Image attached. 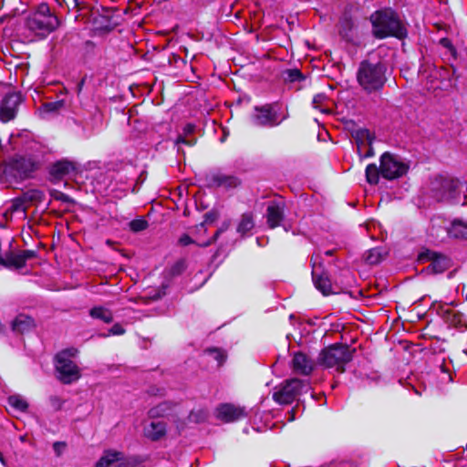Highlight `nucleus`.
Wrapping results in <instances>:
<instances>
[{
	"label": "nucleus",
	"instance_id": "1",
	"mask_svg": "<svg viewBox=\"0 0 467 467\" xmlns=\"http://www.w3.org/2000/svg\"><path fill=\"white\" fill-rule=\"evenodd\" d=\"M387 67L380 61L364 60L359 64L357 80L367 93H376L384 87L387 77Z\"/></svg>",
	"mask_w": 467,
	"mask_h": 467
},
{
	"label": "nucleus",
	"instance_id": "2",
	"mask_svg": "<svg viewBox=\"0 0 467 467\" xmlns=\"http://www.w3.org/2000/svg\"><path fill=\"white\" fill-rule=\"evenodd\" d=\"M373 34L378 38L395 36L403 38L407 30L395 12L390 9L377 11L370 16Z\"/></svg>",
	"mask_w": 467,
	"mask_h": 467
},
{
	"label": "nucleus",
	"instance_id": "3",
	"mask_svg": "<svg viewBox=\"0 0 467 467\" xmlns=\"http://www.w3.org/2000/svg\"><path fill=\"white\" fill-rule=\"evenodd\" d=\"M58 18L50 12L47 4L38 5L36 12L28 16L26 21V28L36 36L45 37L57 28Z\"/></svg>",
	"mask_w": 467,
	"mask_h": 467
},
{
	"label": "nucleus",
	"instance_id": "4",
	"mask_svg": "<svg viewBox=\"0 0 467 467\" xmlns=\"http://www.w3.org/2000/svg\"><path fill=\"white\" fill-rule=\"evenodd\" d=\"M354 351L355 349H350L346 345H331L320 352L318 361L326 368H333L342 373L345 366L352 360Z\"/></svg>",
	"mask_w": 467,
	"mask_h": 467
},
{
	"label": "nucleus",
	"instance_id": "5",
	"mask_svg": "<svg viewBox=\"0 0 467 467\" xmlns=\"http://www.w3.org/2000/svg\"><path fill=\"white\" fill-rule=\"evenodd\" d=\"M76 348H69L59 352L56 356V370L58 379L64 384H70L80 378L78 367L71 360L77 354Z\"/></svg>",
	"mask_w": 467,
	"mask_h": 467
},
{
	"label": "nucleus",
	"instance_id": "6",
	"mask_svg": "<svg viewBox=\"0 0 467 467\" xmlns=\"http://www.w3.org/2000/svg\"><path fill=\"white\" fill-rule=\"evenodd\" d=\"M465 182L448 177H437L431 182V192L437 201H450L455 199L458 194L464 192Z\"/></svg>",
	"mask_w": 467,
	"mask_h": 467
},
{
	"label": "nucleus",
	"instance_id": "7",
	"mask_svg": "<svg viewBox=\"0 0 467 467\" xmlns=\"http://www.w3.org/2000/svg\"><path fill=\"white\" fill-rule=\"evenodd\" d=\"M36 167L31 158L16 156L5 163L4 173L6 178L17 182L28 178Z\"/></svg>",
	"mask_w": 467,
	"mask_h": 467
},
{
	"label": "nucleus",
	"instance_id": "8",
	"mask_svg": "<svg viewBox=\"0 0 467 467\" xmlns=\"http://www.w3.org/2000/svg\"><path fill=\"white\" fill-rule=\"evenodd\" d=\"M409 170V163L401 157L389 152H385L380 157V173L388 180H393L403 176Z\"/></svg>",
	"mask_w": 467,
	"mask_h": 467
},
{
	"label": "nucleus",
	"instance_id": "9",
	"mask_svg": "<svg viewBox=\"0 0 467 467\" xmlns=\"http://www.w3.org/2000/svg\"><path fill=\"white\" fill-rule=\"evenodd\" d=\"M319 255L314 254L311 257L312 262V278L314 285L324 296H328L332 293V285L327 274L323 273L321 265L319 263Z\"/></svg>",
	"mask_w": 467,
	"mask_h": 467
},
{
	"label": "nucleus",
	"instance_id": "10",
	"mask_svg": "<svg viewBox=\"0 0 467 467\" xmlns=\"http://www.w3.org/2000/svg\"><path fill=\"white\" fill-rule=\"evenodd\" d=\"M282 119H279L276 112L271 105L263 107H256L254 114L252 116V122L256 126H276L280 124Z\"/></svg>",
	"mask_w": 467,
	"mask_h": 467
},
{
	"label": "nucleus",
	"instance_id": "11",
	"mask_svg": "<svg viewBox=\"0 0 467 467\" xmlns=\"http://www.w3.org/2000/svg\"><path fill=\"white\" fill-rule=\"evenodd\" d=\"M21 102L20 95L16 93H10L6 95L1 103L0 107V119L3 122L12 120L16 116L17 108Z\"/></svg>",
	"mask_w": 467,
	"mask_h": 467
},
{
	"label": "nucleus",
	"instance_id": "12",
	"mask_svg": "<svg viewBox=\"0 0 467 467\" xmlns=\"http://www.w3.org/2000/svg\"><path fill=\"white\" fill-rule=\"evenodd\" d=\"M216 416L225 422L239 420L247 416L244 408L231 403L221 404L216 409Z\"/></svg>",
	"mask_w": 467,
	"mask_h": 467
},
{
	"label": "nucleus",
	"instance_id": "13",
	"mask_svg": "<svg viewBox=\"0 0 467 467\" xmlns=\"http://www.w3.org/2000/svg\"><path fill=\"white\" fill-rule=\"evenodd\" d=\"M425 255L431 262L426 268L428 273L435 275L441 274L451 266L450 259L444 255L430 251H428Z\"/></svg>",
	"mask_w": 467,
	"mask_h": 467
},
{
	"label": "nucleus",
	"instance_id": "14",
	"mask_svg": "<svg viewBox=\"0 0 467 467\" xmlns=\"http://www.w3.org/2000/svg\"><path fill=\"white\" fill-rule=\"evenodd\" d=\"M338 34L348 43H355L357 40L358 33L354 22L347 14L338 22Z\"/></svg>",
	"mask_w": 467,
	"mask_h": 467
},
{
	"label": "nucleus",
	"instance_id": "15",
	"mask_svg": "<svg viewBox=\"0 0 467 467\" xmlns=\"http://www.w3.org/2000/svg\"><path fill=\"white\" fill-rule=\"evenodd\" d=\"M166 423L161 420H152L143 428L144 436L152 441H160L166 435Z\"/></svg>",
	"mask_w": 467,
	"mask_h": 467
},
{
	"label": "nucleus",
	"instance_id": "16",
	"mask_svg": "<svg viewBox=\"0 0 467 467\" xmlns=\"http://www.w3.org/2000/svg\"><path fill=\"white\" fill-rule=\"evenodd\" d=\"M315 367V362L305 353H294V373L309 375Z\"/></svg>",
	"mask_w": 467,
	"mask_h": 467
},
{
	"label": "nucleus",
	"instance_id": "17",
	"mask_svg": "<svg viewBox=\"0 0 467 467\" xmlns=\"http://www.w3.org/2000/svg\"><path fill=\"white\" fill-rule=\"evenodd\" d=\"M284 217V204L282 202H271L266 209V219L269 227L275 228Z\"/></svg>",
	"mask_w": 467,
	"mask_h": 467
},
{
	"label": "nucleus",
	"instance_id": "18",
	"mask_svg": "<svg viewBox=\"0 0 467 467\" xmlns=\"http://www.w3.org/2000/svg\"><path fill=\"white\" fill-rule=\"evenodd\" d=\"M35 327V322L30 317L19 314L11 324L14 332L24 334L29 332Z\"/></svg>",
	"mask_w": 467,
	"mask_h": 467
},
{
	"label": "nucleus",
	"instance_id": "19",
	"mask_svg": "<svg viewBox=\"0 0 467 467\" xmlns=\"http://www.w3.org/2000/svg\"><path fill=\"white\" fill-rule=\"evenodd\" d=\"M211 181L213 185L225 189L236 188L241 183L237 177L226 174H214L212 176Z\"/></svg>",
	"mask_w": 467,
	"mask_h": 467
},
{
	"label": "nucleus",
	"instance_id": "20",
	"mask_svg": "<svg viewBox=\"0 0 467 467\" xmlns=\"http://www.w3.org/2000/svg\"><path fill=\"white\" fill-rule=\"evenodd\" d=\"M273 398L280 404L292 403V380L286 379L285 385L275 391Z\"/></svg>",
	"mask_w": 467,
	"mask_h": 467
},
{
	"label": "nucleus",
	"instance_id": "21",
	"mask_svg": "<svg viewBox=\"0 0 467 467\" xmlns=\"http://www.w3.org/2000/svg\"><path fill=\"white\" fill-rule=\"evenodd\" d=\"M76 171V165L74 162L62 160L56 162L51 168V173L56 177H63L70 175Z\"/></svg>",
	"mask_w": 467,
	"mask_h": 467
},
{
	"label": "nucleus",
	"instance_id": "22",
	"mask_svg": "<svg viewBox=\"0 0 467 467\" xmlns=\"http://www.w3.org/2000/svg\"><path fill=\"white\" fill-rule=\"evenodd\" d=\"M122 459V452L114 450H107L96 462L94 467H109Z\"/></svg>",
	"mask_w": 467,
	"mask_h": 467
},
{
	"label": "nucleus",
	"instance_id": "23",
	"mask_svg": "<svg viewBox=\"0 0 467 467\" xmlns=\"http://www.w3.org/2000/svg\"><path fill=\"white\" fill-rule=\"evenodd\" d=\"M448 234L454 238L467 239V223L455 220L448 229Z\"/></svg>",
	"mask_w": 467,
	"mask_h": 467
},
{
	"label": "nucleus",
	"instance_id": "24",
	"mask_svg": "<svg viewBox=\"0 0 467 467\" xmlns=\"http://www.w3.org/2000/svg\"><path fill=\"white\" fill-rule=\"evenodd\" d=\"M89 316L92 318L99 319L104 323H110L113 320L112 312L104 306H94L89 310Z\"/></svg>",
	"mask_w": 467,
	"mask_h": 467
},
{
	"label": "nucleus",
	"instance_id": "25",
	"mask_svg": "<svg viewBox=\"0 0 467 467\" xmlns=\"http://www.w3.org/2000/svg\"><path fill=\"white\" fill-rule=\"evenodd\" d=\"M1 265L6 266V267H14L16 269H20L25 266V262L23 261V258L21 254H6L5 257H3V262Z\"/></svg>",
	"mask_w": 467,
	"mask_h": 467
},
{
	"label": "nucleus",
	"instance_id": "26",
	"mask_svg": "<svg viewBox=\"0 0 467 467\" xmlns=\"http://www.w3.org/2000/svg\"><path fill=\"white\" fill-rule=\"evenodd\" d=\"M294 90H300L311 85V79L299 69L294 68Z\"/></svg>",
	"mask_w": 467,
	"mask_h": 467
},
{
	"label": "nucleus",
	"instance_id": "27",
	"mask_svg": "<svg viewBox=\"0 0 467 467\" xmlns=\"http://www.w3.org/2000/svg\"><path fill=\"white\" fill-rule=\"evenodd\" d=\"M254 226V223L253 215L251 213H244L237 226V233H239L241 235H244L246 233L251 231Z\"/></svg>",
	"mask_w": 467,
	"mask_h": 467
},
{
	"label": "nucleus",
	"instance_id": "28",
	"mask_svg": "<svg viewBox=\"0 0 467 467\" xmlns=\"http://www.w3.org/2000/svg\"><path fill=\"white\" fill-rule=\"evenodd\" d=\"M24 201L26 202L27 206L33 204L35 202H40L44 199V193L40 190L31 189L25 192L22 194Z\"/></svg>",
	"mask_w": 467,
	"mask_h": 467
},
{
	"label": "nucleus",
	"instance_id": "29",
	"mask_svg": "<svg viewBox=\"0 0 467 467\" xmlns=\"http://www.w3.org/2000/svg\"><path fill=\"white\" fill-rule=\"evenodd\" d=\"M8 404L17 411L24 412L28 407L27 401L20 395H12L8 398Z\"/></svg>",
	"mask_w": 467,
	"mask_h": 467
},
{
	"label": "nucleus",
	"instance_id": "30",
	"mask_svg": "<svg viewBox=\"0 0 467 467\" xmlns=\"http://www.w3.org/2000/svg\"><path fill=\"white\" fill-rule=\"evenodd\" d=\"M380 173V167L378 168L376 164H368L366 168V179L370 184H377L379 182Z\"/></svg>",
	"mask_w": 467,
	"mask_h": 467
},
{
	"label": "nucleus",
	"instance_id": "31",
	"mask_svg": "<svg viewBox=\"0 0 467 467\" xmlns=\"http://www.w3.org/2000/svg\"><path fill=\"white\" fill-rule=\"evenodd\" d=\"M327 101V97L323 93H319L313 98L312 104L315 109L320 110L323 113L328 114L331 112V110L325 105Z\"/></svg>",
	"mask_w": 467,
	"mask_h": 467
},
{
	"label": "nucleus",
	"instance_id": "32",
	"mask_svg": "<svg viewBox=\"0 0 467 467\" xmlns=\"http://www.w3.org/2000/svg\"><path fill=\"white\" fill-rule=\"evenodd\" d=\"M383 258L380 248H372L366 253L365 260L369 265L379 264Z\"/></svg>",
	"mask_w": 467,
	"mask_h": 467
},
{
	"label": "nucleus",
	"instance_id": "33",
	"mask_svg": "<svg viewBox=\"0 0 467 467\" xmlns=\"http://www.w3.org/2000/svg\"><path fill=\"white\" fill-rule=\"evenodd\" d=\"M142 462L143 460L140 456L126 457L122 452V459L118 463L119 467H136Z\"/></svg>",
	"mask_w": 467,
	"mask_h": 467
},
{
	"label": "nucleus",
	"instance_id": "34",
	"mask_svg": "<svg viewBox=\"0 0 467 467\" xmlns=\"http://www.w3.org/2000/svg\"><path fill=\"white\" fill-rule=\"evenodd\" d=\"M64 106H65L64 100L60 99V100H57V101H52V102L45 103L43 105V109L46 112H57L61 109H63Z\"/></svg>",
	"mask_w": 467,
	"mask_h": 467
},
{
	"label": "nucleus",
	"instance_id": "35",
	"mask_svg": "<svg viewBox=\"0 0 467 467\" xmlns=\"http://www.w3.org/2000/svg\"><path fill=\"white\" fill-rule=\"evenodd\" d=\"M28 208L26 202L24 201L23 196L16 198L12 205L10 207L12 212H23L26 213V209Z\"/></svg>",
	"mask_w": 467,
	"mask_h": 467
},
{
	"label": "nucleus",
	"instance_id": "36",
	"mask_svg": "<svg viewBox=\"0 0 467 467\" xmlns=\"http://www.w3.org/2000/svg\"><path fill=\"white\" fill-rule=\"evenodd\" d=\"M148 227V222L142 218L132 220L130 223V228L132 232L138 233Z\"/></svg>",
	"mask_w": 467,
	"mask_h": 467
},
{
	"label": "nucleus",
	"instance_id": "37",
	"mask_svg": "<svg viewBox=\"0 0 467 467\" xmlns=\"http://www.w3.org/2000/svg\"><path fill=\"white\" fill-rule=\"evenodd\" d=\"M167 409H168V407L165 403H162L154 408H151L148 412L149 417L152 418V419L162 417L165 414Z\"/></svg>",
	"mask_w": 467,
	"mask_h": 467
},
{
	"label": "nucleus",
	"instance_id": "38",
	"mask_svg": "<svg viewBox=\"0 0 467 467\" xmlns=\"http://www.w3.org/2000/svg\"><path fill=\"white\" fill-rule=\"evenodd\" d=\"M209 355H211L217 362L218 365H222L225 360V354L223 351L217 348H210L206 351Z\"/></svg>",
	"mask_w": 467,
	"mask_h": 467
},
{
	"label": "nucleus",
	"instance_id": "39",
	"mask_svg": "<svg viewBox=\"0 0 467 467\" xmlns=\"http://www.w3.org/2000/svg\"><path fill=\"white\" fill-rule=\"evenodd\" d=\"M230 226V222H223V224L221 225V227L216 231V233L214 234V235L213 236V238L211 240H209L208 242L204 243L203 244H201L202 246H208L210 244H212L213 243H214L218 237L220 236L221 234H223V232H225Z\"/></svg>",
	"mask_w": 467,
	"mask_h": 467
},
{
	"label": "nucleus",
	"instance_id": "40",
	"mask_svg": "<svg viewBox=\"0 0 467 467\" xmlns=\"http://www.w3.org/2000/svg\"><path fill=\"white\" fill-rule=\"evenodd\" d=\"M49 402L51 407L56 410H60L62 405L64 404V400L58 396H51L49 398Z\"/></svg>",
	"mask_w": 467,
	"mask_h": 467
},
{
	"label": "nucleus",
	"instance_id": "41",
	"mask_svg": "<svg viewBox=\"0 0 467 467\" xmlns=\"http://www.w3.org/2000/svg\"><path fill=\"white\" fill-rule=\"evenodd\" d=\"M51 195L54 199L56 200H58V201H62L64 202H70V198L68 195L61 192H58V191H53L51 192Z\"/></svg>",
	"mask_w": 467,
	"mask_h": 467
},
{
	"label": "nucleus",
	"instance_id": "42",
	"mask_svg": "<svg viewBox=\"0 0 467 467\" xmlns=\"http://www.w3.org/2000/svg\"><path fill=\"white\" fill-rule=\"evenodd\" d=\"M185 269L184 261L177 262L171 269L172 275H180Z\"/></svg>",
	"mask_w": 467,
	"mask_h": 467
},
{
	"label": "nucleus",
	"instance_id": "43",
	"mask_svg": "<svg viewBox=\"0 0 467 467\" xmlns=\"http://www.w3.org/2000/svg\"><path fill=\"white\" fill-rule=\"evenodd\" d=\"M125 333V329L120 324H115L112 326V327L109 329V334L114 336H119L123 335Z\"/></svg>",
	"mask_w": 467,
	"mask_h": 467
},
{
	"label": "nucleus",
	"instance_id": "44",
	"mask_svg": "<svg viewBox=\"0 0 467 467\" xmlns=\"http://www.w3.org/2000/svg\"><path fill=\"white\" fill-rule=\"evenodd\" d=\"M204 218V222L200 224L201 227H203L206 223L214 222L217 219V213L215 212L207 213H205Z\"/></svg>",
	"mask_w": 467,
	"mask_h": 467
},
{
	"label": "nucleus",
	"instance_id": "45",
	"mask_svg": "<svg viewBox=\"0 0 467 467\" xmlns=\"http://www.w3.org/2000/svg\"><path fill=\"white\" fill-rule=\"evenodd\" d=\"M19 254H21L23 261L25 263L26 262V260L32 258L35 255V252L31 250H24L19 252Z\"/></svg>",
	"mask_w": 467,
	"mask_h": 467
},
{
	"label": "nucleus",
	"instance_id": "46",
	"mask_svg": "<svg viewBox=\"0 0 467 467\" xmlns=\"http://www.w3.org/2000/svg\"><path fill=\"white\" fill-rule=\"evenodd\" d=\"M64 447H65L64 442L57 441L53 444L54 451L57 456H59L62 453Z\"/></svg>",
	"mask_w": 467,
	"mask_h": 467
},
{
	"label": "nucleus",
	"instance_id": "47",
	"mask_svg": "<svg viewBox=\"0 0 467 467\" xmlns=\"http://www.w3.org/2000/svg\"><path fill=\"white\" fill-rule=\"evenodd\" d=\"M179 243H180L182 245L185 246V245H188V244H192V243H193V241H192V239L189 235H187V234H183V235H182V236H181V238L179 239Z\"/></svg>",
	"mask_w": 467,
	"mask_h": 467
},
{
	"label": "nucleus",
	"instance_id": "48",
	"mask_svg": "<svg viewBox=\"0 0 467 467\" xmlns=\"http://www.w3.org/2000/svg\"><path fill=\"white\" fill-rule=\"evenodd\" d=\"M293 384H294V397H295V396H296V394L297 393V389H298L299 387H301L302 389H303V388H306V389H307V388H308V386H307L306 384H304L303 382H301V381H299V380L296 379L295 378H294Z\"/></svg>",
	"mask_w": 467,
	"mask_h": 467
},
{
	"label": "nucleus",
	"instance_id": "49",
	"mask_svg": "<svg viewBox=\"0 0 467 467\" xmlns=\"http://www.w3.org/2000/svg\"><path fill=\"white\" fill-rule=\"evenodd\" d=\"M283 78L285 83L289 84L292 82V69H286L283 72Z\"/></svg>",
	"mask_w": 467,
	"mask_h": 467
},
{
	"label": "nucleus",
	"instance_id": "50",
	"mask_svg": "<svg viewBox=\"0 0 467 467\" xmlns=\"http://www.w3.org/2000/svg\"><path fill=\"white\" fill-rule=\"evenodd\" d=\"M177 143L178 144L183 143V144H186V145H189V146H192L194 144V141L193 140H188L185 138L180 136L178 138V140H177Z\"/></svg>",
	"mask_w": 467,
	"mask_h": 467
},
{
	"label": "nucleus",
	"instance_id": "51",
	"mask_svg": "<svg viewBox=\"0 0 467 467\" xmlns=\"http://www.w3.org/2000/svg\"><path fill=\"white\" fill-rule=\"evenodd\" d=\"M0 462L2 463L3 466H6V461L4 458V456H3L1 451H0Z\"/></svg>",
	"mask_w": 467,
	"mask_h": 467
},
{
	"label": "nucleus",
	"instance_id": "52",
	"mask_svg": "<svg viewBox=\"0 0 467 467\" xmlns=\"http://www.w3.org/2000/svg\"><path fill=\"white\" fill-rule=\"evenodd\" d=\"M360 133H361L362 137H366L367 139H368L369 132L368 130H361Z\"/></svg>",
	"mask_w": 467,
	"mask_h": 467
},
{
	"label": "nucleus",
	"instance_id": "53",
	"mask_svg": "<svg viewBox=\"0 0 467 467\" xmlns=\"http://www.w3.org/2000/svg\"><path fill=\"white\" fill-rule=\"evenodd\" d=\"M372 155H373V152H372V149L370 148V149L368 150V153H366V154L364 155V157H369V156H372Z\"/></svg>",
	"mask_w": 467,
	"mask_h": 467
},
{
	"label": "nucleus",
	"instance_id": "54",
	"mask_svg": "<svg viewBox=\"0 0 467 467\" xmlns=\"http://www.w3.org/2000/svg\"><path fill=\"white\" fill-rule=\"evenodd\" d=\"M325 254L327 255V256H331L333 254V251L332 250H327L325 252Z\"/></svg>",
	"mask_w": 467,
	"mask_h": 467
},
{
	"label": "nucleus",
	"instance_id": "55",
	"mask_svg": "<svg viewBox=\"0 0 467 467\" xmlns=\"http://www.w3.org/2000/svg\"><path fill=\"white\" fill-rule=\"evenodd\" d=\"M192 130V127H191V126H188V127H187V131H189V132H190Z\"/></svg>",
	"mask_w": 467,
	"mask_h": 467
},
{
	"label": "nucleus",
	"instance_id": "56",
	"mask_svg": "<svg viewBox=\"0 0 467 467\" xmlns=\"http://www.w3.org/2000/svg\"><path fill=\"white\" fill-rule=\"evenodd\" d=\"M288 318L289 320H292V314L289 315Z\"/></svg>",
	"mask_w": 467,
	"mask_h": 467
}]
</instances>
